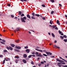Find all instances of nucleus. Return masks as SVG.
I'll list each match as a JSON object with an SVG mask.
<instances>
[{"instance_id":"obj_1","label":"nucleus","mask_w":67,"mask_h":67,"mask_svg":"<svg viewBox=\"0 0 67 67\" xmlns=\"http://www.w3.org/2000/svg\"><path fill=\"white\" fill-rule=\"evenodd\" d=\"M56 60L57 62H60V63H64V62L63 61V60H60L59 59H56Z\"/></svg>"},{"instance_id":"obj_2","label":"nucleus","mask_w":67,"mask_h":67,"mask_svg":"<svg viewBox=\"0 0 67 67\" xmlns=\"http://www.w3.org/2000/svg\"><path fill=\"white\" fill-rule=\"evenodd\" d=\"M35 50L37 51H38L39 52H41V53H42V52H43V51L42 50H40L37 49H35Z\"/></svg>"},{"instance_id":"obj_3","label":"nucleus","mask_w":67,"mask_h":67,"mask_svg":"<svg viewBox=\"0 0 67 67\" xmlns=\"http://www.w3.org/2000/svg\"><path fill=\"white\" fill-rule=\"evenodd\" d=\"M16 48V49H21V47L20 46H15Z\"/></svg>"},{"instance_id":"obj_4","label":"nucleus","mask_w":67,"mask_h":67,"mask_svg":"<svg viewBox=\"0 0 67 67\" xmlns=\"http://www.w3.org/2000/svg\"><path fill=\"white\" fill-rule=\"evenodd\" d=\"M46 53L47 55H52V53L50 52H46Z\"/></svg>"},{"instance_id":"obj_5","label":"nucleus","mask_w":67,"mask_h":67,"mask_svg":"<svg viewBox=\"0 0 67 67\" xmlns=\"http://www.w3.org/2000/svg\"><path fill=\"white\" fill-rule=\"evenodd\" d=\"M30 52V50L29 49H27L26 50V52L27 53H29Z\"/></svg>"},{"instance_id":"obj_6","label":"nucleus","mask_w":67,"mask_h":67,"mask_svg":"<svg viewBox=\"0 0 67 67\" xmlns=\"http://www.w3.org/2000/svg\"><path fill=\"white\" fill-rule=\"evenodd\" d=\"M21 20L22 21V22H25V21L24 20V19L22 17L21 18Z\"/></svg>"},{"instance_id":"obj_7","label":"nucleus","mask_w":67,"mask_h":67,"mask_svg":"<svg viewBox=\"0 0 67 67\" xmlns=\"http://www.w3.org/2000/svg\"><path fill=\"white\" fill-rule=\"evenodd\" d=\"M23 62L24 63V64H26V61L24 59L23 60Z\"/></svg>"},{"instance_id":"obj_8","label":"nucleus","mask_w":67,"mask_h":67,"mask_svg":"<svg viewBox=\"0 0 67 67\" xmlns=\"http://www.w3.org/2000/svg\"><path fill=\"white\" fill-rule=\"evenodd\" d=\"M57 24H58V25H60V23H59V21L58 20H57Z\"/></svg>"},{"instance_id":"obj_9","label":"nucleus","mask_w":67,"mask_h":67,"mask_svg":"<svg viewBox=\"0 0 67 67\" xmlns=\"http://www.w3.org/2000/svg\"><path fill=\"white\" fill-rule=\"evenodd\" d=\"M27 17L29 18V19H31V17L29 14H28L27 15Z\"/></svg>"},{"instance_id":"obj_10","label":"nucleus","mask_w":67,"mask_h":67,"mask_svg":"<svg viewBox=\"0 0 67 67\" xmlns=\"http://www.w3.org/2000/svg\"><path fill=\"white\" fill-rule=\"evenodd\" d=\"M23 56L24 58H26L27 57V55L26 54H24L23 55Z\"/></svg>"},{"instance_id":"obj_11","label":"nucleus","mask_w":67,"mask_h":67,"mask_svg":"<svg viewBox=\"0 0 67 67\" xmlns=\"http://www.w3.org/2000/svg\"><path fill=\"white\" fill-rule=\"evenodd\" d=\"M16 30H15L14 31H20V28H18L16 29Z\"/></svg>"},{"instance_id":"obj_12","label":"nucleus","mask_w":67,"mask_h":67,"mask_svg":"<svg viewBox=\"0 0 67 67\" xmlns=\"http://www.w3.org/2000/svg\"><path fill=\"white\" fill-rule=\"evenodd\" d=\"M14 58L17 59L19 58V56H15L14 57Z\"/></svg>"},{"instance_id":"obj_13","label":"nucleus","mask_w":67,"mask_h":67,"mask_svg":"<svg viewBox=\"0 0 67 67\" xmlns=\"http://www.w3.org/2000/svg\"><path fill=\"white\" fill-rule=\"evenodd\" d=\"M31 19H34V20H35V19H36V18H35L33 16H32L31 17Z\"/></svg>"},{"instance_id":"obj_14","label":"nucleus","mask_w":67,"mask_h":67,"mask_svg":"<svg viewBox=\"0 0 67 67\" xmlns=\"http://www.w3.org/2000/svg\"><path fill=\"white\" fill-rule=\"evenodd\" d=\"M37 56H38V57H42V55L41 54H39L37 55Z\"/></svg>"},{"instance_id":"obj_15","label":"nucleus","mask_w":67,"mask_h":67,"mask_svg":"<svg viewBox=\"0 0 67 67\" xmlns=\"http://www.w3.org/2000/svg\"><path fill=\"white\" fill-rule=\"evenodd\" d=\"M11 46H12L13 47H14L15 46V45L13 44H11Z\"/></svg>"},{"instance_id":"obj_16","label":"nucleus","mask_w":67,"mask_h":67,"mask_svg":"<svg viewBox=\"0 0 67 67\" xmlns=\"http://www.w3.org/2000/svg\"><path fill=\"white\" fill-rule=\"evenodd\" d=\"M22 2H24V1H25V2H26V1H27V0H20Z\"/></svg>"},{"instance_id":"obj_17","label":"nucleus","mask_w":67,"mask_h":67,"mask_svg":"<svg viewBox=\"0 0 67 67\" xmlns=\"http://www.w3.org/2000/svg\"><path fill=\"white\" fill-rule=\"evenodd\" d=\"M51 35L53 37H55V35H54V34L53 33H52Z\"/></svg>"},{"instance_id":"obj_18","label":"nucleus","mask_w":67,"mask_h":67,"mask_svg":"<svg viewBox=\"0 0 67 67\" xmlns=\"http://www.w3.org/2000/svg\"><path fill=\"white\" fill-rule=\"evenodd\" d=\"M19 15H21V14H22V12H21L19 11Z\"/></svg>"},{"instance_id":"obj_19","label":"nucleus","mask_w":67,"mask_h":67,"mask_svg":"<svg viewBox=\"0 0 67 67\" xmlns=\"http://www.w3.org/2000/svg\"><path fill=\"white\" fill-rule=\"evenodd\" d=\"M35 15L36 16H37V17H39L40 16V15L38 14H35Z\"/></svg>"},{"instance_id":"obj_20","label":"nucleus","mask_w":67,"mask_h":67,"mask_svg":"<svg viewBox=\"0 0 67 67\" xmlns=\"http://www.w3.org/2000/svg\"><path fill=\"white\" fill-rule=\"evenodd\" d=\"M15 51L16 52H20V51H19L17 49H15Z\"/></svg>"},{"instance_id":"obj_21","label":"nucleus","mask_w":67,"mask_h":67,"mask_svg":"<svg viewBox=\"0 0 67 67\" xmlns=\"http://www.w3.org/2000/svg\"><path fill=\"white\" fill-rule=\"evenodd\" d=\"M60 38L62 40H63V39H64V37L62 36H60Z\"/></svg>"},{"instance_id":"obj_22","label":"nucleus","mask_w":67,"mask_h":67,"mask_svg":"<svg viewBox=\"0 0 67 67\" xmlns=\"http://www.w3.org/2000/svg\"><path fill=\"white\" fill-rule=\"evenodd\" d=\"M32 15H33V16H35V13L34 12L33 13H32Z\"/></svg>"},{"instance_id":"obj_23","label":"nucleus","mask_w":67,"mask_h":67,"mask_svg":"<svg viewBox=\"0 0 67 67\" xmlns=\"http://www.w3.org/2000/svg\"><path fill=\"white\" fill-rule=\"evenodd\" d=\"M5 60H3V63L2 64L3 65V64H4V63H5Z\"/></svg>"},{"instance_id":"obj_24","label":"nucleus","mask_w":67,"mask_h":67,"mask_svg":"<svg viewBox=\"0 0 67 67\" xmlns=\"http://www.w3.org/2000/svg\"><path fill=\"white\" fill-rule=\"evenodd\" d=\"M52 27H53V28H55V27H56V25H53L52 26Z\"/></svg>"},{"instance_id":"obj_25","label":"nucleus","mask_w":67,"mask_h":67,"mask_svg":"<svg viewBox=\"0 0 67 67\" xmlns=\"http://www.w3.org/2000/svg\"><path fill=\"white\" fill-rule=\"evenodd\" d=\"M9 49H10V51H12V49H13L12 48L9 46Z\"/></svg>"},{"instance_id":"obj_26","label":"nucleus","mask_w":67,"mask_h":67,"mask_svg":"<svg viewBox=\"0 0 67 67\" xmlns=\"http://www.w3.org/2000/svg\"><path fill=\"white\" fill-rule=\"evenodd\" d=\"M29 47L28 46H26L24 47V48L25 49H27V48H28Z\"/></svg>"},{"instance_id":"obj_27","label":"nucleus","mask_w":67,"mask_h":67,"mask_svg":"<svg viewBox=\"0 0 67 67\" xmlns=\"http://www.w3.org/2000/svg\"><path fill=\"white\" fill-rule=\"evenodd\" d=\"M0 43L2 44H5V43H4V42H1Z\"/></svg>"},{"instance_id":"obj_28","label":"nucleus","mask_w":67,"mask_h":67,"mask_svg":"<svg viewBox=\"0 0 67 67\" xmlns=\"http://www.w3.org/2000/svg\"><path fill=\"white\" fill-rule=\"evenodd\" d=\"M50 1H51L52 3H54V0H50Z\"/></svg>"},{"instance_id":"obj_29","label":"nucleus","mask_w":67,"mask_h":67,"mask_svg":"<svg viewBox=\"0 0 67 67\" xmlns=\"http://www.w3.org/2000/svg\"><path fill=\"white\" fill-rule=\"evenodd\" d=\"M38 52H36L35 53V55H38Z\"/></svg>"},{"instance_id":"obj_30","label":"nucleus","mask_w":67,"mask_h":67,"mask_svg":"<svg viewBox=\"0 0 67 67\" xmlns=\"http://www.w3.org/2000/svg\"><path fill=\"white\" fill-rule=\"evenodd\" d=\"M4 52H8V51L7 50H3Z\"/></svg>"},{"instance_id":"obj_31","label":"nucleus","mask_w":67,"mask_h":67,"mask_svg":"<svg viewBox=\"0 0 67 67\" xmlns=\"http://www.w3.org/2000/svg\"><path fill=\"white\" fill-rule=\"evenodd\" d=\"M50 23L52 25V20H50Z\"/></svg>"},{"instance_id":"obj_32","label":"nucleus","mask_w":67,"mask_h":67,"mask_svg":"<svg viewBox=\"0 0 67 67\" xmlns=\"http://www.w3.org/2000/svg\"><path fill=\"white\" fill-rule=\"evenodd\" d=\"M63 36L64 38H67V36H66V35H64Z\"/></svg>"},{"instance_id":"obj_33","label":"nucleus","mask_w":67,"mask_h":67,"mask_svg":"<svg viewBox=\"0 0 67 67\" xmlns=\"http://www.w3.org/2000/svg\"><path fill=\"white\" fill-rule=\"evenodd\" d=\"M24 20H25L26 19V18L25 16H24L23 17V18Z\"/></svg>"},{"instance_id":"obj_34","label":"nucleus","mask_w":67,"mask_h":67,"mask_svg":"<svg viewBox=\"0 0 67 67\" xmlns=\"http://www.w3.org/2000/svg\"><path fill=\"white\" fill-rule=\"evenodd\" d=\"M7 59H8V61H10V58H7Z\"/></svg>"},{"instance_id":"obj_35","label":"nucleus","mask_w":67,"mask_h":67,"mask_svg":"<svg viewBox=\"0 0 67 67\" xmlns=\"http://www.w3.org/2000/svg\"><path fill=\"white\" fill-rule=\"evenodd\" d=\"M43 56H46V57H47V55H46V54H43Z\"/></svg>"},{"instance_id":"obj_36","label":"nucleus","mask_w":67,"mask_h":67,"mask_svg":"<svg viewBox=\"0 0 67 67\" xmlns=\"http://www.w3.org/2000/svg\"><path fill=\"white\" fill-rule=\"evenodd\" d=\"M63 60H64V62H66V63H67V60H66L65 59H63Z\"/></svg>"},{"instance_id":"obj_37","label":"nucleus","mask_w":67,"mask_h":67,"mask_svg":"<svg viewBox=\"0 0 67 67\" xmlns=\"http://www.w3.org/2000/svg\"><path fill=\"white\" fill-rule=\"evenodd\" d=\"M54 11H52L51 12V14H53L54 13Z\"/></svg>"},{"instance_id":"obj_38","label":"nucleus","mask_w":67,"mask_h":67,"mask_svg":"<svg viewBox=\"0 0 67 67\" xmlns=\"http://www.w3.org/2000/svg\"><path fill=\"white\" fill-rule=\"evenodd\" d=\"M24 16V14H22L21 15V16L22 17V16Z\"/></svg>"},{"instance_id":"obj_39","label":"nucleus","mask_w":67,"mask_h":67,"mask_svg":"<svg viewBox=\"0 0 67 67\" xmlns=\"http://www.w3.org/2000/svg\"><path fill=\"white\" fill-rule=\"evenodd\" d=\"M42 7H45V5L44 4H43L42 5Z\"/></svg>"},{"instance_id":"obj_40","label":"nucleus","mask_w":67,"mask_h":67,"mask_svg":"<svg viewBox=\"0 0 67 67\" xmlns=\"http://www.w3.org/2000/svg\"><path fill=\"white\" fill-rule=\"evenodd\" d=\"M64 42H67V40L66 39H64Z\"/></svg>"},{"instance_id":"obj_41","label":"nucleus","mask_w":67,"mask_h":67,"mask_svg":"<svg viewBox=\"0 0 67 67\" xmlns=\"http://www.w3.org/2000/svg\"><path fill=\"white\" fill-rule=\"evenodd\" d=\"M7 6H8V7H10L11 5H10V4H7Z\"/></svg>"},{"instance_id":"obj_42","label":"nucleus","mask_w":67,"mask_h":67,"mask_svg":"<svg viewBox=\"0 0 67 67\" xmlns=\"http://www.w3.org/2000/svg\"><path fill=\"white\" fill-rule=\"evenodd\" d=\"M31 57H32V55H30L28 56V58H31Z\"/></svg>"},{"instance_id":"obj_43","label":"nucleus","mask_w":67,"mask_h":67,"mask_svg":"<svg viewBox=\"0 0 67 67\" xmlns=\"http://www.w3.org/2000/svg\"><path fill=\"white\" fill-rule=\"evenodd\" d=\"M41 64H44V62H43L42 61L41 62Z\"/></svg>"},{"instance_id":"obj_44","label":"nucleus","mask_w":67,"mask_h":67,"mask_svg":"<svg viewBox=\"0 0 67 67\" xmlns=\"http://www.w3.org/2000/svg\"><path fill=\"white\" fill-rule=\"evenodd\" d=\"M54 47H55V48H57V46L55 44L54 45Z\"/></svg>"},{"instance_id":"obj_45","label":"nucleus","mask_w":67,"mask_h":67,"mask_svg":"<svg viewBox=\"0 0 67 67\" xmlns=\"http://www.w3.org/2000/svg\"><path fill=\"white\" fill-rule=\"evenodd\" d=\"M59 5L60 6V7H62V4H59Z\"/></svg>"},{"instance_id":"obj_46","label":"nucleus","mask_w":67,"mask_h":67,"mask_svg":"<svg viewBox=\"0 0 67 67\" xmlns=\"http://www.w3.org/2000/svg\"><path fill=\"white\" fill-rule=\"evenodd\" d=\"M41 64H38V66H41Z\"/></svg>"},{"instance_id":"obj_47","label":"nucleus","mask_w":67,"mask_h":67,"mask_svg":"<svg viewBox=\"0 0 67 67\" xmlns=\"http://www.w3.org/2000/svg\"><path fill=\"white\" fill-rule=\"evenodd\" d=\"M31 64H32V65H34V63H33V62L32 61L31 62Z\"/></svg>"},{"instance_id":"obj_48","label":"nucleus","mask_w":67,"mask_h":67,"mask_svg":"<svg viewBox=\"0 0 67 67\" xmlns=\"http://www.w3.org/2000/svg\"><path fill=\"white\" fill-rule=\"evenodd\" d=\"M3 57V56L2 55H0V57Z\"/></svg>"},{"instance_id":"obj_49","label":"nucleus","mask_w":67,"mask_h":67,"mask_svg":"<svg viewBox=\"0 0 67 67\" xmlns=\"http://www.w3.org/2000/svg\"><path fill=\"white\" fill-rule=\"evenodd\" d=\"M59 34H61V33H62V32L60 31V30L59 31Z\"/></svg>"},{"instance_id":"obj_50","label":"nucleus","mask_w":67,"mask_h":67,"mask_svg":"<svg viewBox=\"0 0 67 67\" xmlns=\"http://www.w3.org/2000/svg\"><path fill=\"white\" fill-rule=\"evenodd\" d=\"M2 41H3V42H5V40L3 39L2 40Z\"/></svg>"},{"instance_id":"obj_51","label":"nucleus","mask_w":67,"mask_h":67,"mask_svg":"<svg viewBox=\"0 0 67 67\" xmlns=\"http://www.w3.org/2000/svg\"><path fill=\"white\" fill-rule=\"evenodd\" d=\"M7 49H10V48H9V47H7Z\"/></svg>"},{"instance_id":"obj_52","label":"nucleus","mask_w":67,"mask_h":67,"mask_svg":"<svg viewBox=\"0 0 67 67\" xmlns=\"http://www.w3.org/2000/svg\"><path fill=\"white\" fill-rule=\"evenodd\" d=\"M42 19L44 20H45V19H45V17H43L42 18Z\"/></svg>"},{"instance_id":"obj_53","label":"nucleus","mask_w":67,"mask_h":67,"mask_svg":"<svg viewBox=\"0 0 67 67\" xmlns=\"http://www.w3.org/2000/svg\"><path fill=\"white\" fill-rule=\"evenodd\" d=\"M16 42H17V43H18V42H19V40H16Z\"/></svg>"},{"instance_id":"obj_54","label":"nucleus","mask_w":67,"mask_h":67,"mask_svg":"<svg viewBox=\"0 0 67 67\" xmlns=\"http://www.w3.org/2000/svg\"><path fill=\"white\" fill-rule=\"evenodd\" d=\"M11 16L12 17V18H14V16H13V15H11Z\"/></svg>"},{"instance_id":"obj_55","label":"nucleus","mask_w":67,"mask_h":67,"mask_svg":"<svg viewBox=\"0 0 67 67\" xmlns=\"http://www.w3.org/2000/svg\"><path fill=\"white\" fill-rule=\"evenodd\" d=\"M55 30H58V28H57V27H55Z\"/></svg>"},{"instance_id":"obj_56","label":"nucleus","mask_w":67,"mask_h":67,"mask_svg":"<svg viewBox=\"0 0 67 67\" xmlns=\"http://www.w3.org/2000/svg\"><path fill=\"white\" fill-rule=\"evenodd\" d=\"M59 58L60 59H62L63 60H64V59H63V58H62L61 57H59Z\"/></svg>"},{"instance_id":"obj_57","label":"nucleus","mask_w":67,"mask_h":67,"mask_svg":"<svg viewBox=\"0 0 67 67\" xmlns=\"http://www.w3.org/2000/svg\"><path fill=\"white\" fill-rule=\"evenodd\" d=\"M32 54H33V55H34L35 54V52H33L32 53Z\"/></svg>"},{"instance_id":"obj_58","label":"nucleus","mask_w":67,"mask_h":67,"mask_svg":"<svg viewBox=\"0 0 67 67\" xmlns=\"http://www.w3.org/2000/svg\"><path fill=\"white\" fill-rule=\"evenodd\" d=\"M47 67H48L49 66V64L48 63L47 64Z\"/></svg>"},{"instance_id":"obj_59","label":"nucleus","mask_w":67,"mask_h":67,"mask_svg":"<svg viewBox=\"0 0 67 67\" xmlns=\"http://www.w3.org/2000/svg\"><path fill=\"white\" fill-rule=\"evenodd\" d=\"M58 66H59L60 67V66H61V65L59 64H58Z\"/></svg>"},{"instance_id":"obj_60","label":"nucleus","mask_w":67,"mask_h":67,"mask_svg":"<svg viewBox=\"0 0 67 67\" xmlns=\"http://www.w3.org/2000/svg\"><path fill=\"white\" fill-rule=\"evenodd\" d=\"M63 67H67V65H64L63 66Z\"/></svg>"},{"instance_id":"obj_61","label":"nucleus","mask_w":67,"mask_h":67,"mask_svg":"<svg viewBox=\"0 0 67 67\" xmlns=\"http://www.w3.org/2000/svg\"><path fill=\"white\" fill-rule=\"evenodd\" d=\"M65 63H62V64H63V65H65Z\"/></svg>"},{"instance_id":"obj_62","label":"nucleus","mask_w":67,"mask_h":67,"mask_svg":"<svg viewBox=\"0 0 67 67\" xmlns=\"http://www.w3.org/2000/svg\"><path fill=\"white\" fill-rule=\"evenodd\" d=\"M57 48L58 49H59L60 48V47H59L57 46Z\"/></svg>"},{"instance_id":"obj_63","label":"nucleus","mask_w":67,"mask_h":67,"mask_svg":"<svg viewBox=\"0 0 67 67\" xmlns=\"http://www.w3.org/2000/svg\"><path fill=\"white\" fill-rule=\"evenodd\" d=\"M40 59V58H38L37 60H38Z\"/></svg>"},{"instance_id":"obj_64","label":"nucleus","mask_w":67,"mask_h":67,"mask_svg":"<svg viewBox=\"0 0 67 67\" xmlns=\"http://www.w3.org/2000/svg\"><path fill=\"white\" fill-rule=\"evenodd\" d=\"M65 17L67 18V15H65Z\"/></svg>"}]
</instances>
